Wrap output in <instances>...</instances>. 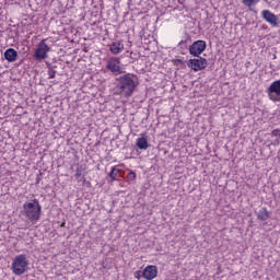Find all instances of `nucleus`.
Returning a JSON list of instances; mask_svg holds the SVG:
<instances>
[{
	"instance_id": "nucleus-1",
	"label": "nucleus",
	"mask_w": 280,
	"mask_h": 280,
	"mask_svg": "<svg viewBox=\"0 0 280 280\" xmlns=\"http://www.w3.org/2000/svg\"><path fill=\"white\" fill-rule=\"evenodd\" d=\"M138 86L139 80L137 75L131 73L122 74L116 78L115 93L128 100V97H132V93H135Z\"/></svg>"
},
{
	"instance_id": "nucleus-2",
	"label": "nucleus",
	"mask_w": 280,
	"mask_h": 280,
	"mask_svg": "<svg viewBox=\"0 0 280 280\" xmlns=\"http://www.w3.org/2000/svg\"><path fill=\"white\" fill-rule=\"evenodd\" d=\"M43 207H40V202L38 199H33L31 201H26L23 205V215L31 222L32 224H36L40 220V211Z\"/></svg>"
},
{
	"instance_id": "nucleus-3",
	"label": "nucleus",
	"mask_w": 280,
	"mask_h": 280,
	"mask_svg": "<svg viewBox=\"0 0 280 280\" xmlns=\"http://www.w3.org/2000/svg\"><path fill=\"white\" fill-rule=\"evenodd\" d=\"M30 266V260L25 254H20L13 258L11 270L16 277L25 275L27 272V267Z\"/></svg>"
},
{
	"instance_id": "nucleus-4",
	"label": "nucleus",
	"mask_w": 280,
	"mask_h": 280,
	"mask_svg": "<svg viewBox=\"0 0 280 280\" xmlns=\"http://www.w3.org/2000/svg\"><path fill=\"white\" fill-rule=\"evenodd\" d=\"M50 51L51 48L47 45V39H43L34 51V59L37 60V62H43V60L49 58L47 54Z\"/></svg>"
},
{
	"instance_id": "nucleus-5",
	"label": "nucleus",
	"mask_w": 280,
	"mask_h": 280,
	"mask_svg": "<svg viewBox=\"0 0 280 280\" xmlns=\"http://www.w3.org/2000/svg\"><path fill=\"white\" fill-rule=\"evenodd\" d=\"M106 69L114 73V75H119L124 73V68H121V60L118 57L109 58Z\"/></svg>"
},
{
	"instance_id": "nucleus-6",
	"label": "nucleus",
	"mask_w": 280,
	"mask_h": 280,
	"mask_svg": "<svg viewBox=\"0 0 280 280\" xmlns=\"http://www.w3.org/2000/svg\"><path fill=\"white\" fill-rule=\"evenodd\" d=\"M207 49V42L199 39L192 43V45L189 46V54L190 56H194L195 58H200V55L202 51Z\"/></svg>"
},
{
	"instance_id": "nucleus-7",
	"label": "nucleus",
	"mask_w": 280,
	"mask_h": 280,
	"mask_svg": "<svg viewBox=\"0 0 280 280\" xmlns=\"http://www.w3.org/2000/svg\"><path fill=\"white\" fill-rule=\"evenodd\" d=\"M267 94L271 102H280V80L273 81L267 89Z\"/></svg>"
},
{
	"instance_id": "nucleus-8",
	"label": "nucleus",
	"mask_w": 280,
	"mask_h": 280,
	"mask_svg": "<svg viewBox=\"0 0 280 280\" xmlns=\"http://www.w3.org/2000/svg\"><path fill=\"white\" fill-rule=\"evenodd\" d=\"M207 59L199 57L198 59H189L187 67L192 69V71H202L203 69H207Z\"/></svg>"
},
{
	"instance_id": "nucleus-9",
	"label": "nucleus",
	"mask_w": 280,
	"mask_h": 280,
	"mask_svg": "<svg viewBox=\"0 0 280 280\" xmlns=\"http://www.w3.org/2000/svg\"><path fill=\"white\" fill-rule=\"evenodd\" d=\"M261 18L266 23H269L271 27H279V16L275 15L270 10H262Z\"/></svg>"
},
{
	"instance_id": "nucleus-10",
	"label": "nucleus",
	"mask_w": 280,
	"mask_h": 280,
	"mask_svg": "<svg viewBox=\"0 0 280 280\" xmlns=\"http://www.w3.org/2000/svg\"><path fill=\"white\" fill-rule=\"evenodd\" d=\"M156 275H159V269L154 265L147 266L142 271V277L147 280L156 279Z\"/></svg>"
},
{
	"instance_id": "nucleus-11",
	"label": "nucleus",
	"mask_w": 280,
	"mask_h": 280,
	"mask_svg": "<svg viewBox=\"0 0 280 280\" xmlns=\"http://www.w3.org/2000/svg\"><path fill=\"white\" fill-rule=\"evenodd\" d=\"M18 58L19 51H16L14 48H9L4 51V60H8L9 62H16Z\"/></svg>"
},
{
	"instance_id": "nucleus-12",
	"label": "nucleus",
	"mask_w": 280,
	"mask_h": 280,
	"mask_svg": "<svg viewBox=\"0 0 280 280\" xmlns=\"http://www.w3.org/2000/svg\"><path fill=\"white\" fill-rule=\"evenodd\" d=\"M136 145L139 150H148V148H150V144L148 143V136L142 133L141 137L137 139Z\"/></svg>"
},
{
	"instance_id": "nucleus-13",
	"label": "nucleus",
	"mask_w": 280,
	"mask_h": 280,
	"mask_svg": "<svg viewBox=\"0 0 280 280\" xmlns=\"http://www.w3.org/2000/svg\"><path fill=\"white\" fill-rule=\"evenodd\" d=\"M109 51H112V54L115 56H117V54H121V51H124V44L121 42H114L109 46Z\"/></svg>"
},
{
	"instance_id": "nucleus-14",
	"label": "nucleus",
	"mask_w": 280,
	"mask_h": 280,
	"mask_svg": "<svg viewBox=\"0 0 280 280\" xmlns=\"http://www.w3.org/2000/svg\"><path fill=\"white\" fill-rule=\"evenodd\" d=\"M74 178L75 180H78V183H86V177H84V167L83 166H79L75 170V174H74Z\"/></svg>"
},
{
	"instance_id": "nucleus-15",
	"label": "nucleus",
	"mask_w": 280,
	"mask_h": 280,
	"mask_svg": "<svg viewBox=\"0 0 280 280\" xmlns=\"http://www.w3.org/2000/svg\"><path fill=\"white\" fill-rule=\"evenodd\" d=\"M257 219L260 220V222H266V220L270 219V212L266 208H261L257 212Z\"/></svg>"
},
{
	"instance_id": "nucleus-16",
	"label": "nucleus",
	"mask_w": 280,
	"mask_h": 280,
	"mask_svg": "<svg viewBox=\"0 0 280 280\" xmlns=\"http://www.w3.org/2000/svg\"><path fill=\"white\" fill-rule=\"evenodd\" d=\"M242 3L245 5V8L249 9V12H257L253 5H257L259 0H243Z\"/></svg>"
},
{
	"instance_id": "nucleus-17",
	"label": "nucleus",
	"mask_w": 280,
	"mask_h": 280,
	"mask_svg": "<svg viewBox=\"0 0 280 280\" xmlns=\"http://www.w3.org/2000/svg\"><path fill=\"white\" fill-rule=\"evenodd\" d=\"M47 69H48V80H54L56 78V69H58V66H51V63L47 62Z\"/></svg>"
},
{
	"instance_id": "nucleus-18",
	"label": "nucleus",
	"mask_w": 280,
	"mask_h": 280,
	"mask_svg": "<svg viewBox=\"0 0 280 280\" xmlns=\"http://www.w3.org/2000/svg\"><path fill=\"white\" fill-rule=\"evenodd\" d=\"M271 137L275 138V145H279L280 143V129H273L271 131Z\"/></svg>"
},
{
	"instance_id": "nucleus-19",
	"label": "nucleus",
	"mask_w": 280,
	"mask_h": 280,
	"mask_svg": "<svg viewBox=\"0 0 280 280\" xmlns=\"http://www.w3.org/2000/svg\"><path fill=\"white\" fill-rule=\"evenodd\" d=\"M109 178H112V180H117V176H119V170L117 166H114L110 171V173L108 174Z\"/></svg>"
},
{
	"instance_id": "nucleus-20",
	"label": "nucleus",
	"mask_w": 280,
	"mask_h": 280,
	"mask_svg": "<svg viewBox=\"0 0 280 280\" xmlns=\"http://www.w3.org/2000/svg\"><path fill=\"white\" fill-rule=\"evenodd\" d=\"M137 179V174L132 171H130L128 174H127V180L128 183H132V180H136Z\"/></svg>"
},
{
	"instance_id": "nucleus-21",
	"label": "nucleus",
	"mask_w": 280,
	"mask_h": 280,
	"mask_svg": "<svg viewBox=\"0 0 280 280\" xmlns=\"http://www.w3.org/2000/svg\"><path fill=\"white\" fill-rule=\"evenodd\" d=\"M186 44H187L186 40H180V42L178 43L179 46H180V45H186Z\"/></svg>"
},
{
	"instance_id": "nucleus-22",
	"label": "nucleus",
	"mask_w": 280,
	"mask_h": 280,
	"mask_svg": "<svg viewBox=\"0 0 280 280\" xmlns=\"http://www.w3.org/2000/svg\"><path fill=\"white\" fill-rule=\"evenodd\" d=\"M140 272H141V271H137V275H138V276H136V277H137V279H139V273H140Z\"/></svg>"
}]
</instances>
